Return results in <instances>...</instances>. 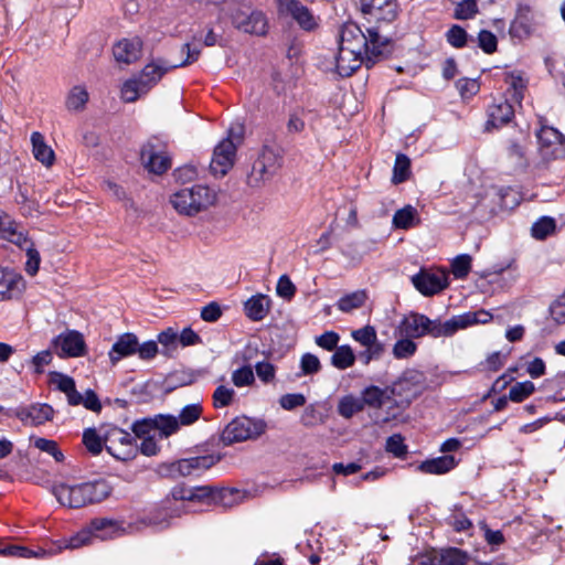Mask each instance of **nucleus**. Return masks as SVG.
<instances>
[{"label":"nucleus","mask_w":565,"mask_h":565,"mask_svg":"<svg viewBox=\"0 0 565 565\" xmlns=\"http://www.w3.org/2000/svg\"><path fill=\"white\" fill-rule=\"evenodd\" d=\"M493 319L492 313L480 309L477 311H467L451 317L446 321L440 319H429L423 313L412 312L404 317L399 323L401 334L407 338H423L429 335L433 338L452 337L459 330L467 329L476 324H486Z\"/></svg>","instance_id":"obj_1"},{"label":"nucleus","mask_w":565,"mask_h":565,"mask_svg":"<svg viewBox=\"0 0 565 565\" xmlns=\"http://www.w3.org/2000/svg\"><path fill=\"white\" fill-rule=\"evenodd\" d=\"M120 532V526L117 522L109 519H96L93 520L87 529H84L71 536L67 540H62L57 543L52 544L49 548L39 547L36 550H30L24 546L11 545L3 550H0V554L23 558H42L52 556L64 548H79L90 543L93 537L102 541L110 540Z\"/></svg>","instance_id":"obj_2"},{"label":"nucleus","mask_w":565,"mask_h":565,"mask_svg":"<svg viewBox=\"0 0 565 565\" xmlns=\"http://www.w3.org/2000/svg\"><path fill=\"white\" fill-rule=\"evenodd\" d=\"M391 41L380 32V25L366 29L364 33L354 22L344 23L339 34V46L366 53V63H374L390 50Z\"/></svg>","instance_id":"obj_3"},{"label":"nucleus","mask_w":565,"mask_h":565,"mask_svg":"<svg viewBox=\"0 0 565 565\" xmlns=\"http://www.w3.org/2000/svg\"><path fill=\"white\" fill-rule=\"evenodd\" d=\"M174 68L173 63L166 58H152L143 66L139 74L124 82L120 89V98L125 103H135L146 96L168 72Z\"/></svg>","instance_id":"obj_4"},{"label":"nucleus","mask_w":565,"mask_h":565,"mask_svg":"<svg viewBox=\"0 0 565 565\" xmlns=\"http://www.w3.org/2000/svg\"><path fill=\"white\" fill-rule=\"evenodd\" d=\"M53 494L64 507L79 509L87 504L98 503L111 493L110 484L105 480L79 484L60 483L53 487Z\"/></svg>","instance_id":"obj_5"},{"label":"nucleus","mask_w":565,"mask_h":565,"mask_svg":"<svg viewBox=\"0 0 565 565\" xmlns=\"http://www.w3.org/2000/svg\"><path fill=\"white\" fill-rule=\"evenodd\" d=\"M213 494L214 488L210 486L186 487L184 484H177L171 489L170 497L175 502L180 501L181 504L175 508H164L158 513V515L150 519V524L159 529L168 527L170 522L166 519V516H180L182 512H186L184 502L210 503V499L213 497Z\"/></svg>","instance_id":"obj_6"},{"label":"nucleus","mask_w":565,"mask_h":565,"mask_svg":"<svg viewBox=\"0 0 565 565\" xmlns=\"http://www.w3.org/2000/svg\"><path fill=\"white\" fill-rule=\"evenodd\" d=\"M216 200L217 193L214 189L195 184L173 193L170 203L179 214L194 216L214 205Z\"/></svg>","instance_id":"obj_7"},{"label":"nucleus","mask_w":565,"mask_h":565,"mask_svg":"<svg viewBox=\"0 0 565 565\" xmlns=\"http://www.w3.org/2000/svg\"><path fill=\"white\" fill-rule=\"evenodd\" d=\"M282 166V156L278 149L264 146L253 162L247 175V183L252 188H260L271 180Z\"/></svg>","instance_id":"obj_8"},{"label":"nucleus","mask_w":565,"mask_h":565,"mask_svg":"<svg viewBox=\"0 0 565 565\" xmlns=\"http://www.w3.org/2000/svg\"><path fill=\"white\" fill-rule=\"evenodd\" d=\"M105 448L114 458L127 461L134 459L138 454L136 437L130 433L115 426L103 427Z\"/></svg>","instance_id":"obj_9"},{"label":"nucleus","mask_w":565,"mask_h":565,"mask_svg":"<svg viewBox=\"0 0 565 565\" xmlns=\"http://www.w3.org/2000/svg\"><path fill=\"white\" fill-rule=\"evenodd\" d=\"M266 423L263 419L238 416L232 419L221 434V441L225 446L255 439L266 430Z\"/></svg>","instance_id":"obj_10"},{"label":"nucleus","mask_w":565,"mask_h":565,"mask_svg":"<svg viewBox=\"0 0 565 565\" xmlns=\"http://www.w3.org/2000/svg\"><path fill=\"white\" fill-rule=\"evenodd\" d=\"M221 460L220 455L184 458L161 466V475L171 479L199 476Z\"/></svg>","instance_id":"obj_11"},{"label":"nucleus","mask_w":565,"mask_h":565,"mask_svg":"<svg viewBox=\"0 0 565 565\" xmlns=\"http://www.w3.org/2000/svg\"><path fill=\"white\" fill-rule=\"evenodd\" d=\"M140 159L145 169L154 174H162L171 168V157L167 145L153 137L150 138L140 150Z\"/></svg>","instance_id":"obj_12"},{"label":"nucleus","mask_w":565,"mask_h":565,"mask_svg":"<svg viewBox=\"0 0 565 565\" xmlns=\"http://www.w3.org/2000/svg\"><path fill=\"white\" fill-rule=\"evenodd\" d=\"M231 20L234 28L244 33L262 36L268 32V19L260 10L238 8L233 11Z\"/></svg>","instance_id":"obj_13"},{"label":"nucleus","mask_w":565,"mask_h":565,"mask_svg":"<svg viewBox=\"0 0 565 565\" xmlns=\"http://www.w3.org/2000/svg\"><path fill=\"white\" fill-rule=\"evenodd\" d=\"M539 149L546 159L565 158V136L557 129L543 126L536 132Z\"/></svg>","instance_id":"obj_14"},{"label":"nucleus","mask_w":565,"mask_h":565,"mask_svg":"<svg viewBox=\"0 0 565 565\" xmlns=\"http://www.w3.org/2000/svg\"><path fill=\"white\" fill-rule=\"evenodd\" d=\"M361 10L369 22L391 23L398 15L397 0H361Z\"/></svg>","instance_id":"obj_15"},{"label":"nucleus","mask_w":565,"mask_h":565,"mask_svg":"<svg viewBox=\"0 0 565 565\" xmlns=\"http://www.w3.org/2000/svg\"><path fill=\"white\" fill-rule=\"evenodd\" d=\"M236 157V145L230 137L221 140L214 148L210 163L211 172L215 177H224L233 167Z\"/></svg>","instance_id":"obj_16"},{"label":"nucleus","mask_w":565,"mask_h":565,"mask_svg":"<svg viewBox=\"0 0 565 565\" xmlns=\"http://www.w3.org/2000/svg\"><path fill=\"white\" fill-rule=\"evenodd\" d=\"M414 287L426 297L443 291L448 286V278L445 273L420 270L412 277Z\"/></svg>","instance_id":"obj_17"},{"label":"nucleus","mask_w":565,"mask_h":565,"mask_svg":"<svg viewBox=\"0 0 565 565\" xmlns=\"http://www.w3.org/2000/svg\"><path fill=\"white\" fill-rule=\"evenodd\" d=\"M278 9L281 13L289 14L298 25L306 30L311 31L317 25V19L311 11L298 0H277Z\"/></svg>","instance_id":"obj_18"},{"label":"nucleus","mask_w":565,"mask_h":565,"mask_svg":"<svg viewBox=\"0 0 565 565\" xmlns=\"http://www.w3.org/2000/svg\"><path fill=\"white\" fill-rule=\"evenodd\" d=\"M53 343L61 356L77 358L85 354L86 344L83 335L77 331L71 330L61 333Z\"/></svg>","instance_id":"obj_19"},{"label":"nucleus","mask_w":565,"mask_h":565,"mask_svg":"<svg viewBox=\"0 0 565 565\" xmlns=\"http://www.w3.org/2000/svg\"><path fill=\"white\" fill-rule=\"evenodd\" d=\"M142 47L143 42L141 38H124L114 44L113 54L117 62L132 64L141 57Z\"/></svg>","instance_id":"obj_20"},{"label":"nucleus","mask_w":565,"mask_h":565,"mask_svg":"<svg viewBox=\"0 0 565 565\" xmlns=\"http://www.w3.org/2000/svg\"><path fill=\"white\" fill-rule=\"evenodd\" d=\"M366 62V53L339 46L335 55V71L342 77L352 75L363 62Z\"/></svg>","instance_id":"obj_21"},{"label":"nucleus","mask_w":565,"mask_h":565,"mask_svg":"<svg viewBox=\"0 0 565 565\" xmlns=\"http://www.w3.org/2000/svg\"><path fill=\"white\" fill-rule=\"evenodd\" d=\"M54 411L49 404H32L29 406L19 407L15 411V416L24 424L31 426L42 425L53 418Z\"/></svg>","instance_id":"obj_22"},{"label":"nucleus","mask_w":565,"mask_h":565,"mask_svg":"<svg viewBox=\"0 0 565 565\" xmlns=\"http://www.w3.org/2000/svg\"><path fill=\"white\" fill-rule=\"evenodd\" d=\"M395 387L385 386L379 387L376 385L366 386L361 392L362 402L365 406L380 409L386 404L394 403Z\"/></svg>","instance_id":"obj_23"},{"label":"nucleus","mask_w":565,"mask_h":565,"mask_svg":"<svg viewBox=\"0 0 565 565\" xmlns=\"http://www.w3.org/2000/svg\"><path fill=\"white\" fill-rule=\"evenodd\" d=\"M514 115L513 106L507 99L494 100L488 107V120L486 128H499L508 124Z\"/></svg>","instance_id":"obj_24"},{"label":"nucleus","mask_w":565,"mask_h":565,"mask_svg":"<svg viewBox=\"0 0 565 565\" xmlns=\"http://www.w3.org/2000/svg\"><path fill=\"white\" fill-rule=\"evenodd\" d=\"M138 350V338L136 334L127 332L120 334L113 344L108 355L113 364H116L121 359L130 356Z\"/></svg>","instance_id":"obj_25"},{"label":"nucleus","mask_w":565,"mask_h":565,"mask_svg":"<svg viewBox=\"0 0 565 565\" xmlns=\"http://www.w3.org/2000/svg\"><path fill=\"white\" fill-rule=\"evenodd\" d=\"M271 300L264 294H256L244 302V312L252 321H262L270 310Z\"/></svg>","instance_id":"obj_26"},{"label":"nucleus","mask_w":565,"mask_h":565,"mask_svg":"<svg viewBox=\"0 0 565 565\" xmlns=\"http://www.w3.org/2000/svg\"><path fill=\"white\" fill-rule=\"evenodd\" d=\"M50 382L56 387V390L66 395L70 405H78L81 402V393L76 390L73 377L60 372H52L50 375Z\"/></svg>","instance_id":"obj_27"},{"label":"nucleus","mask_w":565,"mask_h":565,"mask_svg":"<svg viewBox=\"0 0 565 565\" xmlns=\"http://www.w3.org/2000/svg\"><path fill=\"white\" fill-rule=\"evenodd\" d=\"M505 159L508 164L516 172H524L530 164L524 146L515 140H509L505 148Z\"/></svg>","instance_id":"obj_28"},{"label":"nucleus","mask_w":565,"mask_h":565,"mask_svg":"<svg viewBox=\"0 0 565 565\" xmlns=\"http://www.w3.org/2000/svg\"><path fill=\"white\" fill-rule=\"evenodd\" d=\"M456 465L457 461L452 455H444L420 462L417 467V470L423 473L443 475L452 470Z\"/></svg>","instance_id":"obj_29"},{"label":"nucleus","mask_w":565,"mask_h":565,"mask_svg":"<svg viewBox=\"0 0 565 565\" xmlns=\"http://www.w3.org/2000/svg\"><path fill=\"white\" fill-rule=\"evenodd\" d=\"M420 223V216L418 211L411 204L398 209L392 218V225L396 230H409Z\"/></svg>","instance_id":"obj_30"},{"label":"nucleus","mask_w":565,"mask_h":565,"mask_svg":"<svg viewBox=\"0 0 565 565\" xmlns=\"http://www.w3.org/2000/svg\"><path fill=\"white\" fill-rule=\"evenodd\" d=\"M316 114L307 108L299 107L289 114L287 130L289 134H300L307 125H311Z\"/></svg>","instance_id":"obj_31"},{"label":"nucleus","mask_w":565,"mask_h":565,"mask_svg":"<svg viewBox=\"0 0 565 565\" xmlns=\"http://www.w3.org/2000/svg\"><path fill=\"white\" fill-rule=\"evenodd\" d=\"M32 152L34 158L45 167H51L55 160L54 151L45 143L42 134L34 131L31 135Z\"/></svg>","instance_id":"obj_32"},{"label":"nucleus","mask_w":565,"mask_h":565,"mask_svg":"<svg viewBox=\"0 0 565 565\" xmlns=\"http://www.w3.org/2000/svg\"><path fill=\"white\" fill-rule=\"evenodd\" d=\"M89 94L84 85L72 87L65 99V107L70 111H82L88 103Z\"/></svg>","instance_id":"obj_33"},{"label":"nucleus","mask_w":565,"mask_h":565,"mask_svg":"<svg viewBox=\"0 0 565 565\" xmlns=\"http://www.w3.org/2000/svg\"><path fill=\"white\" fill-rule=\"evenodd\" d=\"M20 277L12 270L0 268V301L12 298Z\"/></svg>","instance_id":"obj_34"},{"label":"nucleus","mask_w":565,"mask_h":565,"mask_svg":"<svg viewBox=\"0 0 565 565\" xmlns=\"http://www.w3.org/2000/svg\"><path fill=\"white\" fill-rule=\"evenodd\" d=\"M363 409L364 404L362 402V397H358L352 394L343 396L338 404L339 415L347 419L353 417L356 413H360Z\"/></svg>","instance_id":"obj_35"},{"label":"nucleus","mask_w":565,"mask_h":565,"mask_svg":"<svg viewBox=\"0 0 565 565\" xmlns=\"http://www.w3.org/2000/svg\"><path fill=\"white\" fill-rule=\"evenodd\" d=\"M504 83L508 85V93L514 103L520 104L525 90V81L520 73L511 72L504 76Z\"/></svg>","instance_id":"obj_36"},{"label":"nucleus","mask_w":565,"mask_h":565,"mask_svg":"<svg viewBox=\"0 0 565 565\" xmlns=\"http://www.w3.org/2000/svg\"><path fill=\"white\" fill-rule=\"evenodd\" d=\"M355 354L348 344L340 345L334 350L331 356V364L338 370H347L355 362Z\"/></svg>","instance_id":"obj_37"},{"label":"nucleus","mask_w":565,"mask_h":565,"mask_svg":"<svg viewBox=\"0 0 565 565\" xmlns=\"http://www.w3.org/2000/svg\"><path fill=\"white\" fill-rule=\"evenodd\" d=\"M366 299L367 296L364 290H356L341 297L337 302V307L342 312H351L361 308Z\"/></svg>","instance_id":"obj_38"},{"label":"nucleus","mask_w":565,"mask_h":565,"mask_svg":"<svg viewBox=\"0 0 565 565\" xmlns=\"http://www.w3.org/2000/svg\"><path fill=\"white\" fill-rule=\"evenodd\" d=\"M351 337L354 341L359 342L363 348L384 345L381 341H379L375 328L370 324L353 330L351 332Z\"/></svg>","instance_id":"obj_39"},{"label":"nucleus","mask_w":565,"mask_h":565,"mask_svg":"<svg viewBox=\"0 0 565 565\" xmlns=\"http://www.w3.org/2000/svg\"><path fill=\"white\" fill-rule=\"evenodd\" d=\"M152 423L161 437H169L180 428L178 418L172 415H158L152 418Z\"/></svg>","instance_id":"obj_40"},{"label":"nucleus","mask_w":565,"mask_h":565,"mask_svg":"<svg viewBox=\"0 0 565 565\" xmlns=\"http://www.w3.org/2000/svg\"><path fill=\"white\" fill-rule=\"evenodd\" d=\"M411 174V160L404 153H398L393 168L392 182L399 184L408 179Z\"/></svg>","instance_id":"obj_41"},{"label":"nucleus","mask_w":565,"mask_h":565,"mask_svg":"<svg viewBox=\"0 0 565 565\" xmlns=\"http://www.w3.org/2000/svg\"><path fill=\"white\" fill-rule=\"evenodd\" d=\"M243 498H244V492L238 489H234V488H225V489H221V490L214 489V494L210 499V502L218 499V500H221L223 505L232 507L234 504L239 503L243 500Z\"/></svg>","instance_id":"obj_42"},{"label":"nucleus","mask_w":565,"mask_h":565,"mask_svg":"<svg viewBox=\"0 0 565 565\" xmlns=\"http://www.w3.org/2000/svg\"><path fill=\"white\" fill-rule=\"evenodd\" d=\"M454 2H456L454 17L457 20L473 19L479 12L477 0H455Z\"/></svg>","instance_id":"obj_43"},{"label":"nucleus","mask_w":565,"mask_h":565,"mask_svg":"<svg viewBox=\"0 0 565 565\" xmlns=\"http://www.w3.org/2000/svg\"><path fill=\"white\" fill-rule=\"evenodd\" d=\"M556 227L555 220L550 216H542L535 223H533L531 233L536 239H545L551 235Z\"/></svg>","instance_id":"obj_44"},{"label":"nucleus","mask_w":565,"mask_h":565,"mask_svg":"<svg viewBox=\"0 0 565 565\" xmlns=\"http://www.w3.org/2000/svg\"><path fill=\"white\" fill-rule=\"evenodd\" d=\"M83 444L93 456L99 455L105 446L103 435L99 436L94 428H87L84 430Z\"/></svg>","instance_id":"obj_45"},{"label":"nucleus","mask_w":565,"mask_h":565,"mask_svg":"<svg viewBox=\"0 0 565 565\" xmlns=\"http://www.w3.org/2000/svg\"><path fill=\"white\" fill-rule=\"evenodd\" d=\"M203 407L200 403L185 405L179 413L178 422L180 426H190L194 424L202 415Z\"/></svg>","instance_id":"obj_46"},{"label":"nucleus","mask_w":565,"mask_h":565,"mask_svg":"<svg viewBox=\"0 0 565 565\" xmlns=\"http://www.w3.org/2000/svg\"><path fill=\"white\" fill-rule=\"evenodd\" d=\"M158 343L162 345V354L170 355L178 348V332L172 328L163 330L157 337Z\"/></svg>","instance_id":"obj_47"},{"label":"nucleus","mask_w":565,"mask_h":565,"mask_svg":"<svg viewBox=\"0 0 565 565\" xmlns=\"http://www.w3.org/2000/svg\"><path fill=\"white\" fill-rule=\"evenodd\" d=\"M535 391V385L531 381L518 382L511 386L509 398L514 403H521Z\"/></svg>","instance_id":"obj_48"},{"label":"nucleus","mask_w":565,"mask_h":565,"mask_svg":"<svg viewBox=\"0 0 565 565\" xmlns=\"http://www.w3.org/2000/svg\"><path fill=\"white\" fill-rule=\"evenodd\" d=\"M299 376L313 375L320 372L321 362L319 358L312 353H305L300 358Z\"/></svg>","instance_id":"obj_49"},{"label":"nucleus","mask_w":565,"mask_h":565,"mask_svg":"<svg viewBox=\"0 0 565 565\" xmlns=\"http://www.w3.org/2000/svg\"><path fill=\"white\" fill-rule=\"evenodd\" d=\"M235 391L227 385H218L213 393V405L215 408H224L232 404Z\"/></svg>","instance_id":"obj_50"},{"label":"nucleus","mask_w":565,"mask_h":565,"mask_svg":"<svg viewBox=\"0 0 565 565\" xmlns=\"http://www.w3.org/2000/svg\"><path fill=\"white\" fill-rule=\"evenodd\" d=\"M413 338L399 339L393 347V355L396 359H408L413 356L417 350V344L412 340Z\"/></svg>","instance_id":"obj_51"},{"label":"nucleus","mask_w":565,"mask_h":565,"mask_svg":"<svg viewBox=\"0 0 565 565\" xmlns=\"http://www.w3.org/2000/svg\"><path fill=\"white\" fill-rule=\"evenodd\" d=\"M232 382L236 387L250 386L255 382L253 369L249 365H244L232 372Z\"/></svg>","instance_id":"obj_52"},{"label":"nucleus","mask_w":565,"mask_h":565,"mask_svg":"<svg viewBox=\"0 0 565 565\" xmlns=\"http://www.w3.org/2000/svg\"><path fill=\"white\" fill-rule=\"evenodd\" d=\"M467 555L458 548H448L438 556L439 565H466Z\"/></svg>","instance_id":"obj_53"},{"label":"nucleus","mask_w":565,"mask_h":565,"mask_svg":"<svg viewBox=\"0 0 565 565\" xmlns=\"http://www.w3.org/2000/svg\"><path fill=\"white\" fill-rule=\"evenodd\" d=\"M445 35L447 42L455 49L466 46L469 38L467 31L458 24H454Z\"/></svg>","instance_id":"obj_54"},{"label":"nucleus","mask_w":565,"mask_h":565,"mask_svg":"<svg viewBox=\"0 0 565 565\" xmlns=\"http://www.w3.org/2000/svg\"><path fill=\"white\" fill-rule=\"evenodd\" d=\"M385 450L395 458H404L407 454V446L401 434H394L386 439Z\"/></svg>","instance_id":"obj_55"},{"label":"nucleus","mask_w":565,"mask_h":565,"mask_svg":"<svg viewBox=\"0 0 565 565\" xmlns=\"http://www.w3.org/2000/svg\"><path fill=\"white\" fill-rule=\"evenodd\" d=\"M0 238L11 242L24 250H28L29 247H34L33 242L29 239L23 232L18 231L17 224L10 231L8 230V233H4Z\"/></svg>","instance_id":"obj_56"},{"label":"nucleus","mask_w":565,"mask_h":565,"mask_svg":"<svg viewBox=\"0 0 565 565\" xmlns=\"http://www.w3.org/2000/svg\"><path fill=\"white\" fill-rule=\"evenodd\" d=\"M471 268V257L467 254L457 256L452 264L451 269L452 274L456 278H465Z\"/></svg>","instance_id":"obj_57"},{"label":"nucleus","mask_w":565,"mask_h":565,"mask_svg":"<svg viewBox=\"0 0 565 565\" xmlns=\"http://www.w3.org/2000/svg\"><path fill=\"white\" fill-rule=\"evenodd\" d=\"M478 46L487 54H492L497 51L498 40L497 36L488 30H481L478 34Z\"/></svg>","instance_id":"obj_58"},{"label":"nucleus","mask_w":565,"mask_h":565,"mask_svg":"<svg viewBox=\"0 0 565 565\" xmlns=\"http://www.w3.org/2000/svg\"><path fill=\"white\" fill-rule=\"evenodd\" d=\"M339 340V333L335 331H326L322 334L316 337L315 342L321 349L333 351L338 348Z\"/></svg>","instance_id":"obj_59"},{"label":"nucleus","mask_w":565,"mask_h":565,"mask_svg":"<svg viewBox=\"0 0 565 565\" xmlns=\"http://www.w3.org/2000/svg\"><path fill=\"white\" fill-rule=\"evenodd\" d=\"M306 404V397L301 393H289L280 396L279 405L286 411H292Z\"/></svg>","instance_id":"obj_60"},{"label":"nucleus","mask_w":565,"mask_h":565,"mask_svg":"<svg viewBox=\"0 0 565 565\" xmlns=\"http://www.w3.org/2000/svg\"><path fill=\"white\" fill-rule=\"evenodd\" d=\"M255 372L258 379L267 384L275 380L276 367L268 361H260L256 363Z\"/></svg>","instance_id":"obj_61"},{"label":"nucleus","mask_w":565,"mask_h":565,"mask_svg":"<svg viewBox=\"0 0 565 565\" xmlns=\"http://www.w3.org/2000/svg\"><path fill=\"white\" fill-rule=\"evenodd\" d=\"M132 431L138 438L156 436V427L153 426L152 418H143L135 422L132 425Z\"/></svg>","instance_id":"obj_62"},{"label":"nucleus","mask_w":565,"mask_h":565,"mask_svg":"<svg viewBox=\"0 0 565 565\" xmlns=\"http://www.w3.org/2000/svg\"><path fill=\"white\" fill-rule=\"evenodd\" d=\"M551 318L557 323H565V292L550 306Z\"/></svg>","instance_id":"obj_63"},{"label":"nucleus","mask_w":565,"mask_h":565,"mask_svg":"<svg viewBox=\"0 0 565 565\" xmlns=\"http://www.w3.org/2000/svg\"><path fill=\"white\" fill-rule=\"evenodd\" d=\"M276 291L278 296L290 299L296 292V287L287 275H282L277 281Z\"/></svg>","instance_id":"obj_64"}]
</instances>
